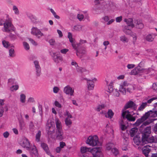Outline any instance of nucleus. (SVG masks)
<instances>
[{
  "label": "nucleus",
  "instance_id": "nucleus-57",
  "mask_svg": "<svg viewBox=\"0 0 157 157\" xmlns=\"http://www.w3.org/2000/svg\"><path fill=\"white\" fill-rule=\"evenodd\" d=\"M48 42L51 45H54L56 44L55 40L53 38L50 39L48 41Z\"/></svg>",
  "mask_w": 157,
  "mask_h": 157
},
{
  "label": "nucleus",
  "instance_id": "nucleus-46",
  "mask_svg": "<svg viewBox=\"0 0 157 157\" xmlns=\"http://www.w3.org/2000/svg\"><path fill=\"white\" fill-rule=\"evenodd\" d=\"M27 16L29 18L33 21H35L36 20V17L33 16L32 14L28 13Z\"/></svg>",
  "mask_w": 157,
  "mask_h": 157
},
{
  "label": "nucleus",
  "instance_id": "nucleus-43",
  "mask_svg": "<svg viewBox=\"0 0 157 157\" xmlns=\"http://www.w3.org/2000/svg\"><path fill=\"white\" fill-rule=\"evenodd\" d=\"M151 132V127H147L144 130V133L143 135L149 134Z\"/></svg>",
  "mask_w": 157,
  "mask_h": 157
},
{
  "label": "nucleus",
  "instance_id": "nucleus-23",
  "mask_svg": "<svg viewBox=\"0 0 157 157\" xmlns=\"http://www.w3.org/2000/svg\"><path fill=\"white\" fill-rule=\"evenodd\" d=\"M55 122L56 126V130H62V124L58 118H56Z\"/></svg>",
  "mask_w": 157,
  "mask_h": 157
},
{
  "label": "nucleus",
  "instance_id": "nucleus-56",
  "mask_svg": "<svg viewBox=\"0 0 157 157\" xmlns=\"http://www.w3.org/2000/svg\"><path fill=\"white\" fill-rule=\"evenodd\" d=\"M131 36L133 37L132 42L134 44H135L137 40V36L135 33H133L131 34Z\"/></svg>",
  "mask_w": 157,
  "mask_h": 157
},
{
  "label": "nucleus",
  "instance_id": "nucleus-13",
  "mask_svg": "<svg viewBox=\"0 0 157 157\" xmlns=\"http://www.w3.org/2000/svg\"><path fill=\"white\" fill-rule=\"evenodd\" d=\"M141 62H140L138 65V66L136 67L132 71V74L134 75L140 74L143 73L144 68H141L140 66Z\"/></svg>",
  "mask_w": 157,
  "mask_h": 157
},
{
  "label": "nucleus",
  "instance_id": "nucleus-7",
  "mask_svg": "<svg viewBox=\"0 0 157 157\" xmlns=\"http://www.w3.org/2000/svg\"><path fill=\"white\" fill-rule=\"evenodd\" d=\"M129 86V83L126 81H124L120 84L119 90L123 94L125 95L126 90V87Z\"/></svg>",
  "mask_w": 157,
  "mask_h": 157
},
{
  "label": "nucleus",
  "instance_id": "nucleus-48",
  "mask_svg": "<svg viewBox=\"0 0 157 157\" xmlns=\"http://www.w3.org/2000/svg\"><path fill=\"white\" fill-rule=\"evenodd\" d=\"M41 132L40 131H39L37 133L36 135V141L39 142L40 140V137L41 136Z\"/></svg>",
  "mask_w": 157,
  "mask_h": 157
},
{
  "label": "nucleus",
  "instance_id": "nucleus-63",
  "mask_svg": "<svg viewBox=\"0 0 157 157\" xmlns=\"http://www.w3.org/2000/svg\"><path fill=\"white\" fill-rule=\"evenodd\" d=\"M65 115L67 116V118H72V116L71 114L67 111H66Z\"/></svg>",
  "mask_w": 157,
  "mask_h": 157
},
{
  "label": "nucleus",
  "instance_id": "nucleus-62",
  "mask_svg": "<svg viewBox=\"0 0 157 157\" xmlns=\"http://www.w3.org/2000/svg\"><path fill=\"white\" fill-rule=\"evenodd\" d=\"M71 65L72 66H75V68H77V67H78V63L75 61L73 60H72L71 62Z\"/></svg>",
  "mask_w": 157,
  "mask_h": 157
},
{
  "label": "nucleus",
  "instance_id": "nucleus-12",
  "mask_svg": "<svg viewBox=\"0 0 157 157\" xmlns=\"http://www.w3.org/2000/svg\"><path fill=\"white\" fill-rule=\"evenodd\" d=\"M87 81V88L89 90H93L94 86V81H96V79L95 78H94L92 80L88 79H86Z\"/></svg>",
  "mask_w": 157,
  "mask_h": 157
},
{
  "label": "nucleus",
  "instance_id": "nucleus-61",
  "mask_svg": "<svg viewBox=\"0 0 157 157\" xmlns=\"http://www.w3.org/2000/svg\"><path fill=\"white\" fill-rule=\"evenodd\" d=\"M151 69L150 68L148 69L144 68L143 73L146 74H148L149 72L151 71Z\"/></svg>",
  "mask_w": 157,
  "mask_h": 157
},
{
  "label": "nucleus",
  "instance_id": "nucleus-20",
  "mask_svg": "<svg viewBox=\"0 0 157 157\" xmlns=\"http://www.w3.org/2000/svg\"><path fill=\"white\" fill-rule=\"evenodd\" d=\"M41 146L48 155H50L51 157H54L53 155H51L50 152L48 151V147L46 144L44 143H42Z\"/></svg>",
  "mask_w": 157,
  "mask_h": 157
},
{
  "label": "nucleus",
  "instance_id": "nucleus-49",
  "mask_svg": "<svg viewBox=\"0 0 157 157\" xmlns=\"http://www.w3.org/2000/svg\"><path fill=\"white\" fill-rule=\"evenodd\" d=\"M105 105L104 104L99 105H98L96 108L95 110L98 112H99L100 111V110H101L103 109H104L105 108Z\"/></svg>",
  "mask_w": 157,
  "mask_h": 157
},
{
  "label": "nucleus",
  "instance_id": "nucleus-22",
  "mask_svg": "<svg viewBox=\"0 0 157 157\" xmlns=\"http://www.w3.org/2000/svg\"><path fill=\"white\" fill-rule=\"evenodd\" d=\"M147 117L144 115L141 118L138 119L134 124V125L136 126H138L143 122L146 120Z\"/></svg>",
  "mask_w": 157,
  "mask_h": 157
},
{
  "label": "nucleus",
  "instance_id": "nucleus-8",
  "mask_svg": "<svg viewBox=\"0 0 157 157\" xmlns=\"http://www.w3.org/2000/svg\"><path fill=\"white\" fill-rule=\"evenodd\" d=\"M63 92L67 94L72 96L74 95V89L71 87L70 86L68 85L64 88Z\"/></svg>",
  "mask_w": 157,
  "mask_h": 157
},
{
  "label": "nucleus",
  "instance_id": "nucleus-19",
  "mask_svg": "<svg viewBox=\"0 0 157 157\" xmlns=\"http://www.w3.org/2000/svg\"><path fill=\"white\" fill-rule=\"evenodd\" d=\"M68 38L69 39V41L72 44V45L75 49H77V46L75 43L74 42V39L72 38V35L71 33H68Z\"/></svg>",
  "mask_w": 157,
  "mask_h": 157
},
{
  "label": "nucleus",
  "instance_id": "nucleus-42",
  "mask_svg": "<svg viewBox=\"0 0 157 157\" xmlns=\"http://www.w3.org/2000/svg\"><path fill=\"white\" fill-rule=\"evenodd\" d=\"M140 139L138 137H135L133 138L134 143L137 145H139L141 143Z\"/></svg>",
  "mask_w": 157,
  "mask_h": 157
},
{
  "label": "nucleus",
  "instance_id": "nucleus-9",
  "mask_svg": "<svg viewBox=\"0 0 157 157\" xmlns=\"http://www.w3.org/2000/svg\"><path fill=\"white\" fill-rule=\"evenodd\" d=\"M33 63L35 68L36 75L37 76H40L41 74V67L39 62L37 60H34Z\"/></svg>",
  "mask_w": 157,
  "mask_h": 157
},
{
  "label": "nucleus",
  "instance_id": "nucleus-27",
  "mask_svg": "<svg viewBox=\"0 0 157 157\" xmlns=\"http://www.w3.org/2000/svg\"><path fill=\"white\" fill-rule=\"evenodd\" d=\"M120 40L124 43H127L128 42L129 40L128 38L125 35H122L120 37Z\"/></svg>",
  "mask_w": 157,
  "mask_h": 157
},
{
  "label": "nucleus",
  "instance_id": "nucleus-39",
  "mask_svg": "<svg viewBox=\"0 0 157 157\" xmlns=\"http://www.w3.org/2000/svg\"><path fill=\"white\" fill-rule=\"evenodd\" d=\"M19 86L17 84L13 85L10 87V90L11 91H16L19 89Z\"/></svg>",
  "mask_w": 157,
  "mask_h": 157
},
{
  "label": "nucleus",
  "instance_id": "nucleus-40",
  "mask_svg": "<svg viewBox=\"0 0 157 157\" xmlns=\"http://www.w3.org/2000/svg\"><path fill=\"white\" fill-rule=\"evenodd\" d=\"M65 124L67 126L70 127L72 123V121L70 118H66L65 120Z\"/></svg>",
  "mask_w": 157,
  "mask_h": 157
},
{
  "label": "nucleus",
  "instance_id": "nucleus-34",
  "mask_svg": "<svg viewBox=\"0 0 157 157\" xmlns=\"http://www.w3.org/2000/svg\"><path fill=\"white\" fill-rule=\"evenodd\" d=\"M82 26L80 25H77L74 26L73 27V31H79L82 30Z\"/></svg>",
  "mask_w": 157,
  "mask_h": 157
},
{
  "label": "nucleus",
  "instance_id": "nucleus-37",
  "mask_svg": "<svg viewBox=\"0 0 157 157\" xmlns=\"http://www.w3.org/2000/svg\"><path fill=\"white\" fill-rule=\"evenodd\" d=\"M75 69L77 72L80 73H82L86 71V70L85 68H83L79 66L78 67H77Z\"/></svg>",
  "mask_w": 157,
  "mask_h": 157
},
{
  "label": "nucleus",
  "instance_id": "nucleus-6",
  "mask_svg": "<svg viewBox=\"0 0 157 157\" xmlns=\"http://www.w3.org/2000/svg\"><path fill=\"white\" fill-rule=\"evenodd\" d=\"M91 153L93 157H103L101 152V149L100 147H95L92 148Z\"/></svg>",
  "mask_w": 157,
  "mask_h": 157
},
{
  "label": "nucleus",
  "instance_id": "nucleus-55",
  "mask_svg": "<svg viewBox=\"0 0 157 157\" xmlns=\"http://www.w3.org/2000/svg\"><path fill=\"white\" fill-rule=\"evenodd\" d=\"M23 44L24 47L26 50H28L29 49L30 47L28 43L26 42H23Z\"/></svg>",
  "mask_w": 157,
  "mask_h": 157
},
{
  "label": "nucleus",
  "instance_id": "nucleus-30",
  "mask_svg": "<svg viewBox=\"0 0 157 157\" xmlns=\"http://www.w3.org/2000/svg\"><path fill=\"white\" fill-rule=\"evenodd\" d=\"M135 105V104L132 101H130L126 104L124 107V108L125 109H127L132 107H133L134 108H135V107H134Z\"/></svg>",
  "mask_w": 157,
  "mask_h": 157
},
{
  "label": "nucleus",
  "instance_id": "nucleus-15",
  "mask_svg": "<svg viewBox=\"0 0 157 157\" xmlns=\"http://www.w3.org/2000/svg\"><path fill=\"white\" fill-rule=\"evenodd\" d=\"M153 145L152 144H150L149 145H147L144 147L142 149L143 153L146 157H147L148 154L151 151V149L148 148V147H152Z\"/></svg>",
  "mask_w": 157,
  "mask_h": 157
},
{
  "label": "nucleus",
  "instance_id": "nucleus-1",
  "mask_svg": "<svg viewBox=\"0 0 157 157\" xmlns=\"http://www.w3.org/2000/svg\"><path fill=\"white\" fill-rule=\"evenodd\" d=\"M1 20L5 21L3 24V28L2 29L3 31L6 33L15 31V28L12 23V19L9 17V15H4L2 17Z\"/></svg>",
  "mask_w": 157,
  "mask_h": 157
},
{
  "label": "nucleus",
  "instance_id": "nucleus-18",
  "mask_svg": "<svg viewBox=\"0 0 157 157\" xmlns=\"http://www.w3.org/2000/svg\"><path fill=\"white\" fill-rule=\"evenodd\" d=\"M4 100H1V117L3 115L4 111H7L8 110V107L7 105H3Z\"/></svg>",
  "mask_w": 157,
  "mask_h": 157
},
{
  "label": "nucleus",
  "instance_id": "nucleus-4",
  "mask_svg": "<svg viewBox=\"0 0 157 157\" xmlns=\"http://www.w3.org/2000/svg\"><path fill=\"white\" fill-rule=\"evenodd\" d=\"M155 140L153 136L150 137L148 135H143L142 139V144L144 145L145 144L151 143L154 142Z\"/></svg>",
  "mask_w": 157,
  "mask_h": 157
},
{
  "label": "nucleus",
  "instance_id": "nucleus-33",
  "mask_svg": "<svg viewBox=\"0 0 157 157\" xmlns=\"http://www.w3.org/2000/svg\"><path fill=\"white\" fill-rule=\"evenodd\" d=\"M12 10L14 12L15 14L18 15L20 14V11L17 7L15 5H13L12 7Z\"/></svg>",
  "mask_w": 157,
  "mask_h": 157
},
{
  "label": "nucleus",
  "instance_id": "nucleus-52",
  "mask_svg": "<svg viewBox=\"0 0 157 157\" xmlns=\"http://www.w3.org/2000/svg\"><path fill=\"white\" fill-rule=\"evenodd\" d=\"M50 10L51 12L52 13L54 17L57 19H59V17L57 15L55 12V11L54 10L52 9H50Z\"/></svg>",
  "mask_w": 157,
  "mask_h": 157
},
{
  "label": "nucleus",
  "instance_id": "nucleus-26",
  "mask_svg": "<svg viewBox=\"0 0 157 157\" xmlns=\"http://www.w3.org/2000/svg\"><path fill=\"white\" fill-rule=\"evenodd\" d=\"M124 21L126 23L128 26L131 27L132 28L134 27L135 26L133 24V20L131 18H129L128 19H125L124 20Z\"/></svg>",
  "mask_w": 157,
  "mask_h": 157
},
{
  "label": "nucleus",
  "instance_id": "nucleus-14",
  "mask_svg": "<svg viewBox=\"0 0 157 157\" xmlns=\"http://www.w3.org/2000/svg\"><path fill=\"white\" fill-rule=\"evenodd\" d=\"M56 138L57 140H61L65 138L63 129L56 130Z\"/></svg>",
  "mask_w": 157,
  "mask_h": 157
},
{
  "label": "nucleus",
  "instance_id": "nucleus-45",
  "mask_svg": "<svg viewBox=\"0 0 157 157\" xmlns=\"http://www.w3.org/2000/svg\"><path fill=\"white\" fill-rule=\"evenodd\" d=\"M114 146V144L112 143H108L106 145V150L109 151Z\"/></svg>",
  "mask_w": 157,
  "mask_h": 157
},
{
  "label": "nucleus",
  "instance_id": "nucleus-17",
  "mask_svg": "<svg viewBox=\"0 0 157 157\" xmlns=\"http://www.w3.org/2000/svg\"><path fill=\"white\" fill-rule=\"evenodd\" d=\"M54 62L57 63H58L63 61V58L62 56L56 55V53H54L52 56Z\"/></svg>",
  "mask_w": 157,
  "mask_h": 157
},
{
  "label": "nucleus",
  "instance_id": "nucleus-11",
  "mask_svg": "<svg viewBox=\"0 0 157 157\" xmlns=\"http://www.w3.org/2000/svg\"><path fill=\"white\" fill-rule=\"evenodd\" d=\"M20 144L23 147L26 148L27 150H30V144L29 140L26 138H23Z\"/></svg>",
  "mask_w": 157,
  "mask_h": 157
},
{
  "label": "nucleus",
  "instance_id": "nucleus-28",
  "mask_svg": "<svg viewBox=\"0 0 157 157\" xmlns=\"http://www.w3.org/2000/svg\"><path fill=\"white\" fill-rule=\"evenodd\" d=\"M112 91L113 95L115 96L119 97L120 95V94L117 89L113 90L112 88H111V90L109 89V90L107 91L109 93H111V91Z\"/></svg>",
  "mask_w": 157,
  "mask_h": 157
},
{
  "label": "nucleus",
  "instance_id": "nucleus-21",
  "mask_svg": "<svg viewBox=\"0 0 157 157\" xmlns=\"http://www.w3.org/2000/svg\"><path fill=\"white\" fill-rule=\"evenodd\" d=\"M156 35L154 33L149 34L147 35L145 37L146 40L148 42H152L155 38Z\"/></svg>",
  "mask_w": 157,
  "mask_h": 157
},
{
  "label": "nucleus",
  "instance_id": "nucleus-35",
  "mask_svg": "<svg viewBox=\"0 0 157 157\" xmlns=\"http://www.w3.org/2000/svg\"><path fill=\"white\" fill-rule=\"evenodd\" d=\"M107 116H105L106 117L111 118L114 115V113L111 109H109L107 113Z\"/></svg>",
  "mask_w": 157,
  "mask_h": 157
},
{
  "label": "nucleus",
  "instance_id": "nucleus-2",
  "mask_svg": "<svg viewBox=\"0 0 157 157\" xmlns=\"http://www.w3.org/2000/svg\"><path fill=\"white\" fill-rule=\"evenodd\" d=\"M86 142V144L93 147L99 144L98 137L96 135L89 136Z\"/></svg>",
  "mask_w": 157,
  "mask_h": 157
},
{
  "label": "nucleus",
  "instance_id": "nucleus-60",
  "mask_svg": "<svg viewBox=\"0 0 157 157\" xmlns=\"http://www.w3.org/2000/svg\"><path fill=\"white\" fill-rule=\"evenodd\" d=\"M59 90V88L57 86H54L53 88V92L55 94H57Z\"/></svg>",
  "mask_w": 157,
  "mask_h": 157
},
{
  "label": "nucleus",
  "instance_id": "nucleus-25",
  "mask_svg": "<svg viewBox=\"0 0 157 157\" xmlns=\"http://www.w3.org/2000/svg\"><path fill=\"white\" fill-rule=\"evenodd\" d=\"M134 23L135 24L136 27L137 28L142 29L144 27V25L141 21L136 20L135 21Z\"/></svg>",
  "mask_w": 157,
  "mask_h": 157
},
{
  "label": "nucleus",
  "instance_id": "nucleus-38",
  "mask_svg": "<svg viewBox=\"0 0 157 157\" xmlns=\"http://www.w3.org/2000/svg\"><path fill=\"white\" fill-rule=\"evenodd\" d=\"M15 79L14 78H10L8 80L7 83L10 85L16 84V82H15Z\"/></svg>",
  "mask_w": 157,
  "mask_h": 157
},
{
  "label": "nucleus",
  "instance_id": "nucleus-64",
  "mask_svg": "<svg viewBox=\"0 0 157 157\" xmlns=\"http://www.w3.org/2000/svg\"><path fill=\"white\" fill-rule=\"evenodd\" d=\"M135 65L133 64H129L127 65V67L128 69H131L134 68Z\"/></svg>",
  "mask_w": 157,
  "mask_h": 157
},
{
  "label": "nucleus",
  "instance_id": "nucleus-53",
  "mask_svg": "<svg viewBox=\"0 0 157 157\" xmlns=\"http://www.w3.org/2000/svg\"><path fill=\"white\" fill-rule=\"evenodd\" d=\"M2 44L3 46L6 48H7L10 46L9 43L8 41L6 40H3L2 41Z\"/></svg>",
  "mask_w": 157,
  "mask_h": 157
},
{
  "label": "nucleus",
  "instance_id": "nucleus-54",
  "mask_svg": "<svg viewBox=\"0 0 157 157\" xmlns=\"http://www.w3.org/2000/svg\"><path fill=\"white\" fill-rule=\"evenodd\" d=\"M113 154L115 155H117L119 154L118 150L116 148H113L111 150Z\"/></svg>",
  "mask_w": 157,
  "mask_h": 157
},
{
  "label": "nucleus",
  "instance_id": "nucleus-58",
  "mask_svg": "<svg viewBox=\"0 0 157 157\" xmlns=\"http://www.w3.org/2000/svg\"><path fill=\"white\" fill-rule=\"evenodd\" d=\"M77 18L80 21H82L84 18V16L82 14H78L77 16Z\"/></svg>",
  "mask_w": 157,
  "mask_h": 157
},
{
  "label": "nucleus",
  "instance_id": "nucleus-36",
  "mask_svg": "<svg viewBox=\"0 0 157 157\" xmlns=\"http://www.w3.org/2000/svg\"><path fill=\"white\" fill-rule=\"evenodd\" d=\"M85 50L84 49L82 50H80L79 51H78V50H77L76 53L77 56L79 57L80 58H81L82 56V55L84 54L85 53Z\"/></svg>",
  "mask_w": 157,
  "mask_h": 157
},
{
  "label": "nucleus",
  "instance_id": "nucleus-24",
  "mask_svg": "<svg viewBox=\"0 0 157 157\" xmlns=\"http://www.w3.org/2000/svg\"><path fill=\"white\" fill-rule=\"evenodd\" d=\"M92 151V149L91 148L86 147H82L80 148V151L82 153H86L90 152L91 153Z\"/></svg>",
  "mask_w": 157,
  "mask_h": 157
},
{
  "label": "nucleus",
  "instance_id": "nucleus-51",
  "mask_svg": "<svg viewBox=\"0 0 157 157\" xmlns=\"http://www.w3.org/2000/svg\"><path fill=\"white\" fill-rule=\"evenodd\" d=\"M129 26H125L123 29V32L126 34H129V32H127V30H131V29L129 27Z\"/></svg>",
  "mask_w": 157,
  "mask_h": 157
},
{
  "label": "nucleus",
  "instance_id": "nucleus-5",
  "mask_svg": "<svg viewBox=\"0 0 157 157\" xmlns=\"http://www.w3.org/2000/svg\"><path fill=\"white\" fill-rule=\"evenodd\" d=\"M31 33L36 36L38 38L44 36V35L41 30L37 27H33L31 29Z\"/></svg>",
  "mask_w": 157,
  "mask_h": 157
},
{
  "label": "nucleus",
  "instance_id": "nucleus-3",
  "mask_svg": "<svg viewBox=\"0 0 157 157\" xmlns=\"http://www.w3.org/2000/svg\"><path fill=\"white\" fill-rule=\"evenodd\" d=\"M134 113L128 110L123 111L122 112V116L123 118H126L130 121H134L136 119V117L134 116Z\"/></svg>",
  "mask_w": 157,
  "mask_h": 157
},
{
  "label": "nucleus",
  "instance_id": "nucleus-41",
  "mask_svg": "<svg viewBox=\"0 0 157 157\" xmlns=\"http://www.w3.org/2000/svg\"><path fill=\"white\" fill-rule=\"evenodd\" d=\"M20 101L22 103H24L26 101V96L24 94H21L20 95Z\"/></svg>",
  "mask_w": 157,
  "mask_h": 157
},
{
  "label": "nucleus",
  "instance_id": "nucleus-29",
  "mask_svg": "<svg viewBox=\"0 0 157 157\" xmlns=\"http://www.w3.org/2000/svg\"><path fill=\"white\" fill-rule=\"evenodd\" d=\"M29 150L31 152L35 155H37L38 154L37 150L35 146H33L32 147H30V150Z\"/></svg>",
  "mask_w": 157,
  "mask_h": 157
},
{
  "label": "nucleus",
  "instance_id": "nucleus-50",
  "mask_svg": "<svg viewBox=\"0 0 157 157\" xmlns=\"http://www.w3.org/2000/svg\"><path fill=\"white\" fill-rule=\"evenodd\" d=\"M128 87L127 88V92L131 93L132 92L133 90H134V87L131 85L129 84V86H128Z\"/></svg>",
  "mask_w": 157,
  "mask_h": 157
},
{
  "label": "nucleus",
  "instance_id": "nucleus-16",
  "mask_svg": "<svg viewBox=\"0 0 157 157\" xmlns=\"http://www.w3.org/2000/svg\"><path fill=\"white\" fill-rule=\"evenodd\" d=\"M46 130L48 132V135H51L54 133V130L51 122L48 123L47 124Z\"/></svg>",
  "mask_w": 157,
  "mask_h": 157
},
{
  "label": "nucleus",
  "instance_id": "nucleus-32",
  "mask_svg": "<svg viewBox=\"0 0 157 157\" xmlns=\"http://www.w3.org/2000/svg\"><path fill=\"white\" fill-rule=\"evenodd\" d=\"M138 129L137 128H132L130 131V136L131 137L134 136L138 131Z\"/></svg>",
  "mask_w": 157,
  "mask_h": 157
},
{
  "label": "nucleus",
  "instance_id": "nucleus-47",
  "mask_svg": "<svg viewBox=\"0 0 157 157\" xmlns=\"http://www.w3.org/2000/svg\"><path fill=\"white\" fill-rule=\"evenodd\" d=\"M120 127L122 131H124L127 128V127L123 121L120 123Z\"/></svg>",
  "mask_w": 157,
  "mask_h": 157
},
{
  "label": "nucleus",
  "instance_id": "nucleus-31",
  "mask_svg": "<svg viewBox=\"0 0 157 157\" xmlns=\"http://www.w3.org/2000/svg\"><path fill=\"white\" fill-rule=\"evenodd\" d=\"M11 47V48L9 50V55L10 57H13L15 56V52L13 49L14 46L12 45Z\"/></svg>",
  "mask_w": 157,
  "mask_h": 157
},
{
  "label": "nucleus",
  "instance_id": "nucleus-59",
  "mask_svg": "<svg viewBox=\"0 0 157 157\" xmlns=\"http://www.w3.org/2000/svg\"><path fill=\"white\" fill-rule=\"evenodd\" d=\"M9 36L12 40H15L17 38V36L16 35L14 34H12V33H10Z\"/></svg>",
  "mask_w": 157,
  "mask_h": 157
},
{
  "label": "nucleus",
  "instance_id": "nucleus-10",
  "mask_svg": "<svg viewBox=\"0 0 157 157\" xmlns=\"http://www.w3.org/2000/svg\"><path fill=\"white\" fill-rule=\"evenodd\" d=\"M147 119L149 117H157V109H153L152 110H150L146 113L144 114Z\"/></svg>",
  "mask_w": 157,
  "mask_h": 157
},
{
  "label": "nucleus",
  "instance_id": "nucleus-44",
  "mask_svg": "<svg viewBox=\"0 0 157 157\" xmlns=\"http://www.w3.org/2000/svg\"><path fill=\"white\" fill-rule=\"evenodd\" d=\"M147 102H143L142 103L138 110L139 111H142L147 106Z\"/></svg>",
  "mask_w": 157,
  "mask_h": 157
}]
</instances>
